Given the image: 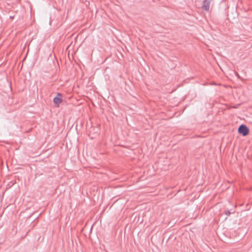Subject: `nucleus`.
<instances>
[{
    "mask_svg": "<svg viewBox=\"0 0 252 252\" xmlns=\"http://www.w3.org/2000/svg\"><path fill=\"white\" fill-rule=\"evenodd\" d=\"M238 131L239 133L242 134L243 136H246L249 134V129L246 125H241L239 127Z\"/></svg>",
    "mask_w": 252,
    "mask_h": 252,
    "instance_id": "1",
    "label": "nucleus"
},
{
    "mask_svg": "<svg viewBox=\"0 0 252 252\" xmlns=\"http://www.w3.org/2000/svg\"><path fill=\"white\" fill-rule=\"evenodd\" d=\"M214 4L213 0H204L203 1L202 9L203 10L208 11L211 4Z\"/></svg>",
    "mask_w": 252,
    "mask_h": 252,
    "instance_id": "2",
    "label": "nucleus"
},
{
    "mask_svg": "<svg viewBox=\"0 0 252 252\" xmlns=\"http://www.w3.org/2000/svg\"><path fill=\"white\" fill-rule=\"evenodd\" d=\"M62 102V94L58 93L57 96L53 99V102L56 107H59L60 104Z\"/></svg>",
    "mask_w": 252,
    "mask_h": 252,
    "instance_id": "3",
    "label": "nucleus"
},
{
    "mask_svg": "<svg viewBox=\"0 0 252 252\" xmlns=\"http://www.w3.org/2000/svg\"><path fill=\"white\" fill-rule=\"evenodd\" d=\"M225 214L226 215L229 216V215H230L231 213H230V212L229 211H228H228H226L225 212Z\"/></svg>",
    "mask_w": 252,
    "mask_h": 252,
    "instance_id": "4",
    "label": "nucleus"
},
{
    "mask_svg": "<svg viewBox=\"0 0 252 252\" xmlns=\"http://www.w3.org/2000/svg\"><path fill=\"white\" fill-rule=\"evenodd\" d=\"M14 16H10V18L11 19H13L14 18Z\"/></svg>",
    "mask_w": 252,
    "mask_h": 252,
    "instance_id": "5",
    "label": "nucleus"
}]
</instances>
